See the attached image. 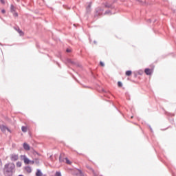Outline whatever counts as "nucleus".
Instances as JSON below:
<instances>
[{
    "instance_id": "nucleus-1",
    "label": "nucleus",
    "mask_w": 176,
    "mask_h": 176,
    "mask_svg": "<svg viewBox=\"0 0 176 176\" xmlns=\"http://www.w3.org/2000/svg\"><path fill=\"white\" fill-rule=\"evenodd\" d=\"M104 8H112V6L108 3H105L100 7H98L96 10V16H101V14H102V12H104Z\"/></svg>"
},
{
    "instance_id": "nucleus-2",
    "label": "nucleus",
    "mask_w": 176,
    "mask_h": 176,
    "mask_svg": "<svg viewBox=\"0 0 176 176\" xmlns=\"http://www.w3.org/2000/svg\"><path fill=\"white\" fill-rule=\"evenodd\" d=\"M20 159L21 160H23L25 164H34V161L28 159V157H27V155H21L20 156Z\"/></svg>"
},
{
    "instance_id": "nucleus-3",
    "label": "nucleus",
    "mask_w": 176,
    "mask_h": 176,
    "mask_svg": "<svg viewBox=\"0 0 176 176\" xmlns=\"http://www.w3.org/2000/svg\"><path fill=\"white\" fill-rule=\"evenodd\" d=\"M14 168V165L12 164H6L4 171H6L7 173H10Z\"/></svg>"
},
{
    "instance_id": "nucleus-4",
    "label": "nucleus",
    "mask_w": 176,
    "mask_h": 176,
    "mask_svg": "<svg viewBox=\"0 0 176 176\" xmlns=\"http://www.w3.org/2000/svg\"><path fill=\"white\" fill-rule=\"evenodd\" d=\"M10 12L11 13H12L14 17L19 16V14L16 12V8L14 7V6H13V4H11L10 6Z\"/></svg>"
},
{
    "instance_id": "nucleus-5",
    "label": "nucleus",
    "mask_w": 176,
    "mask_h": 176,
    "mask_svg": "<svg viewBox=\"0 0 176 176\" xmlns=\"http://www.w3.org/2000/svg\"><path fill=\"white\" fill-rule=\"evenodd\" d=\"M0 130L3 133H6V131H8V133H10V130L8 128H7L6 126H5L4 125L0 124Z\"/></svg>"
},
{
    "instance_id": "nucleus-6",
    "label": "nucleus",
    "mask_w": 176,
    "mask_h": 176,
    "mask_svg": "<svg viewBox=\"0 0 176 176\" xmlns=\"http://www.w3.org/2000/svg\"><path fill=\"white\" fill-rule=\"evenodd\" d=\"M144 73L146 75H152L153 73V69H145Z\"/></svg>"
},
{
    "instance_id": "nucleus-7",
    "label": "nucleus",
    "mask_w": 176,
    "mask_h": 176,
    "mask_svg": "<svg viewBox=\"0 0 176 176\" xmlns=\"http://www.w3.org/2000/svg\"><path fill=\"white\" fill-rule=\"evenodd\" d=\"M11 160H12V162H16V160H19V155L16 154L11 155Z\"/></svg>"
},
{
    "instance_id": "nucleus-8",
    "label": "nucleus",
    "mask_w": 176,
    "mask_h": 176,
    "mask_svg": "<svg viewBox=\"0 0 176 176\" xmlns=\"http://www.w3.org/2000/svg\"><path fill=\"white\" fill-rule=\"evenodd\" d=\"M23 148L25 151H31V146L28 143H23Z\"/></svg>"
},
{
    "instance_id": "nucleus-9",
    "label": "nucleus",
    "mask_w": 176,
    "mask_h": 176,
    "mask_svg": "<svg viewBox=\"0 0 176 176\" xmlns=\"http://www.w3.org/2000/svg\"><path fill=\"white\" fill-rule=\"evenodd\" d=\"M25 172L28 173L29 174H30V173H31L32 171V169L30 166L25 167Z\"/></svg>"
},
{
    "instance_id": "nucleus-10",
    "label": "nucleus",
    "mask_w": 176,
    "mask_h": 176,
    "mask_svg": "<svg viewBox=\"0 0 176 176\" xmlns=\"http://www.w3.org/2000/svg\"><path fill=\"white\" fill-rule=\"evenodd\" d=\"M132 74H133V72H131V70H128L126 72L125 75L126 76H131Z\"/></svg>"
},
{
    "instance_id": "nucleus-11",
    "label": "nucleus",
    "mask_w": 176,
    "mask_h": 176,
    "mask_svg": "<svg viewBox=\"0 0 176 176\" xmlns=\"http://www.w3.org/2000/svg\"><path fill=\"white\" fill-rule=\"evenodd\" d=\"M36 176H42L43 175L42 172L41 171V170H39V169L37 170V172L36 173Z\"/></svg>"
},
{
    "instance_id": "nucleus-12",
    "label": "nucleus",
    "mask_w": 176,
    "mask_h": 176,
    "mask_svg": "<svg viewBox=\"0 0 176 176\" xmlns=\"http://www.w3.org/2000/svg\"><path fill=\"white\" fill-rule=\"evenodd\" d=\"M18 33L19 34L20 36H24V32H23V31H21V30H18Z\"/></svg>"
},
{
    "instance_id": "nucleus-13",
    "label": "nucleus",
    "mask_w": 176,
    "mask_h": 176,
    "mask_svg": "<svg viewBox=\"0 0 176 176\" xmlns=\"http://www.w3.org/2000/svg\"><path fill=\"white\" fill-rule=\"evenodd\" d=\"M21 130H22V131H23V133H26V131H27V127H25V126H22Z\"/></svg>"
},
{
    "instance_id": "nucleus-14",
    "label": "nucleus",
    "mask_w": 176,
    "mask_h": 176,
    "mask_svg": "<svg viewBox=\"0 0 176 176\" xmlns=\"http://www.w3.org/2000/svg\"><path fill=\"white\" fill-rule=\"evenodd\" d=\"M65 160H66L67 164H72V162H71V161H69V160H68V158H65Z\"/></svg>"
},
{
    "instance_id": "nucleus-15",
    "label": "nucleus",
    "mask_w": 176,
    "mask_h": 176,
    "mask_svg": "<svg viewBox=\"0 0 176 176\" xmlns=\"http://www.w3.org/2000/svg\"><path fill=\"white\" fill-rule=\"evenodd\" d=\"M21 164H21V162H16V166H17V167H21Z\"/></svg>"
},
{
    "instance_id": "nucleus-16",
    "label": "nucleus",
    "mask_w": 176,
    "mask_h": 176,
    "mask_svg": "<svg viewBox=\"0 0 176 176\" xmlns=\"http://www.w3.org/2000/svg\"><path fill=\"white\" fill-rule=\"evenodd\" d=\"M55 176H62V175H61V173H60V172H58V171L56 172Z\"/></svg>"
},
{
    "instance_id": "nucleus-17",
    "label": "nucleus",
    "mask_w": 176,
    "mask_h": 176,
    "mask_svg": "<svg viewBox=\"0 0 176 176\" xmlns=\"http://www.w3.org/2000/svg\"><path fill=\"white\" fill-rule=\"evenodd\" d=\"M118 87H122V86H123V84H122V82L120 81L118 82Z\"/></svg>"
},
{
    "instance_id": "nucleus-18",
    "label": "nucleus",
    "mask_w": 176,
    "mask_h": 176,
    "mask_svg": "<svg viewBox=\"0 0 176 176\" xmlns=\"http://www.w3.org/2000/svg\"><path fill=\"white\" fill-rule=\"evenodd\" d=\"M1 1V3L3 4V5H5V0H0Z\"/></svg>"
},
{
    "instance_id": "nucleus-19",
    "label": "nucleus",
    "mask_w": 176,
    "mask_h": 176,
    "mask_svg": "<svg viewBox=\"0 0 176 176\" xmlns=\"http://www.w3.org/2000/svg\"><path fill=\"white\" fill-rule=\"evenodd\" d=\"M1 13H3V14H5V13H6V11L5 10H1Z\"/></svg>"
},
{
    "instance_id": "nucleus-20",
    "label": "nucleus",
    "mask_w": 176,
    "mask_h": 176,
    "mask_svg": "<svg viewBox=\"0 0 176 176\" xmlns=\"http://www.w3.org/2000/svg\"><path fill=\"white\" fill-rule=\"evenodd\" d=\"M66 52H67V53H71V50H70V49H67V50H66Z\"/></svg>"
},
{
    "instance_id": "nucleus-21",
    "label": "nucleus",
    "mask_w": 176,
    "mask_h": 176,
    "mask_svg": "<svg viewBox=\"0 0 176 176\" xmlns=\"http://www.w3.org/2000/svg\"><path fill=\"white\" fill-rule=\"evenodd\" d=\"M100 64L101 67H104V63H102L101 61H100Z\"/></svg>"
},
{
    "instance_id": "nucleus-22",
    "label": "nucleus",
    "mask_w": 176,
    "mask_h": 176,
    "mask_svg": "<svg viewBox=\"0 0 176 176\" xmlns=\"http://www.w3.org/2000/svg\"><path fill=\"white\" fill-rule=\"evenodd\" d=\"M108 13H111V12L110 11H107V12H105V14H108Z\"/></svg>"
},
{
    "instance_id": "nucleus-23",
    "label": "nucleus",
    "mask_w": 176,
    "mask_h": 176,
    "mask_svg": "<svg viewBox=\"0 0 176 176\" xmlns=\"http://www.w3.org/2000/svg\"><path fill=\"white\" fill-rule=\"evenodd\" d=\"M2 164V161L0 160V166Z\"/></svg>"
},
{
    "instance_id": "nucleus-24",
    "label": "nucleus",
    "mask_w": 176,
    "mask_h": 176,
    "mask_svg": "<svg viewBox=\"0 0 176 176\" xmlns=\"http://www.w3.org/2000/svg\"><path fill=\"white\" fill-rule=\"evenodd\" d=\"M133 118H134V116H132L131 117V118L133 119Z\"/></svg>"
},
{
    "instance_id": "nucleus-25",
    "label": "nucleus",
    "mask_w": 176,
    "mask_h": 176,
    "mask_svg": "<svg viewBox=\"0 0 176 176\" xmlns=\"http://www.w3.org/2000/svg\"><path fill=\"white\" fill-rule=\"evenodd\" d=\"M16 1L19 2V0H16Z\"/></svg>"
}]
</instances>
